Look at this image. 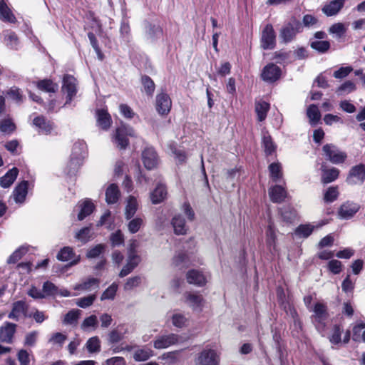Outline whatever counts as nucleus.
<instances>
[{"label":"nucleus","mask_w":365,"mask_h":365,"mask_svg":"<svg viewBox=\"0 0 365 365\" xmlns=\"http://www.w3.org/2000/svg\"><path fill=\"white\" fill-rule=\"evenodd\" d=\"M43 294L46 296H54L58 294V287L52 282L47 281L44 282L42 288Z\"/></svg>","instance_id":"nucleus-51"},{"label":"nucleus","mask_w":365,"mask_h":365,"mask_svg":"<svg viewBox=\"0 0 365 365\" xmlns=\"http://www.w3.org/2000/svg\"><path fill=\"white\" fill-rule=\"evenodd\" d=\"M7 95L17 103L23 101V95L20 89L17 87H11L7 92Z\"/></svg>","instance_id":"nucleus-64"},{"label":"nucleus","mask_w":365,"mask_h":365,"mask_svg":"<svg viewBox=\"0 0 365 365\" xmlns=\"http://www.w3.org/2000/svg\"><path fill=\"white\" fill-rule=\"evenodd\" d=\"M355 90V83L351 81H346L336 89V93L339 96H342L350 93Z\"/></svg>","instance_id":"nucleus-45"},{"label":"nucleus","mask_w":365,"mask_h":365,"mask_svg":"<svg viewBox=\"0 0 365 365\" xmlns=\"http://www.w3.org/2000/svg\"><path fill=\"white\" fill-rule=\"evenodd\" d=\"M329 32L335 34L337 38H341L346 32V29L342 23H336L329 28Z\"/></svg>","instance_id":"nucleus-62"},{"label":"nucleus","mask_w":365,"mask_h":365,"mask_svg":"<svg viewBox=\"0 0 365 365\" xmlns=\"http://www.w3.org/2000/svg\"><path fill=\"white\" fill-rule=\"evenodd\" d=\"M327 158L333 164H341L345 162L347 155L333 144H326L322 148Z\"/></svg>","instance_id":"nucleus-4"},{"label":"nucleus","mask_w":365,"mask_h":365,"mask_svg":"<svg viewBox=\"0 0 365 365\" xmlns=\"http://www.w3.org/2000/svg\"><path fill=\"white\" fill-rule=\"evenodd\" d=\"M187 281L189 284H192L197 287H202L206 284L207 277L201 272L192 269L187 273Z\"/></svg>","instance_id":"nucleus-17"},{"label":"nucleus","mask_w":365,"mask_h":365,"mask_svg":"<svg viewBox=\"0 0 365 365\" xmlns=\"http://www.w3.org/2000/svg\"><path fill=\"white\" fill-rule=\"evenodd\" d=\"M314 228L315 226L311 224L301 225L296 229L295 233L300 237H307L312 233Z\"/></svg>","instance_id":"nucleus-48"},{"label":"nucleus","mask_w":365,"mask_h":365,"mask_svg":"<svg viewBox=\"0 0 365 365\" xmlns=\"http://www.w3.org/2000/svg\"><path fill=\"white\" fill-rule=\"evenodd\" d=\"M220 355L212 349H205L200 351L195 360V365H219Z\"/></svg>","instance_id":"nucleus-3"},{"label":"nucleus","mask_w":365,"mask_h":365,"mask_svg":"<svg viewBox=\"0 0 365 365\" xmlns=\"http://www.w3.org/2000/svg\"><path fill=\"white\" fill-rule=\"evenodd\" d=\"M269 195L272 202L279 203L287 196V191L281 185H274L269 189Z\"/></svg>","instance_id":"nucleus-18"},{"label":"nucleus","mask_w":365,"mask_h":365,"mask_svg":"<svg viewBox=\"0 0 365 365\" xmlns=\"http://www.w3.org/2000/svg\"><path fill=\"white\" fill-rule=\"evenodd\" d=\"M96 299V295L91 294L87 297L76 299V304L81 308H86L91 306Z\"/></svg>","instance_id":"nucleus-57"},{"label":"nucleus","mask_w":365,"mask_h":365,"mask_svg":"<svg viewBox=\"0 0 365 365\" xmlns=\"http://www.w3.org/2000/svg\"><path fill=\"white\" fill-rule=\"evenodd\" d=\"M344 4V0H334L326 4L322 11L328 16H334L343 8Z\"/></svg>","instance_id":"nucleus-23"},{"label":"nucleus","mask_w":365,"mask_h":365,"mask_svg":"<svg viewBox=\"0 0 365 365\" xmlns=\"http://www.w3.org/2000/svg\"><path fill=\"white\" fill-rule=\"evenodd\" d=\"M167 197V189L163 184H158L155 189L150 192V200L153 204L162 202Z\"/></svg>","instance_id":"nucleus-22"},{"label":"nucleus","mask_w":365,"mask_h":365,"mask_svg":"<svg viewBox=\"0 0 365 365\" xmlns=\"http://www.w3.org/2000/svg\"><path fill=\"white\" fill-rule=\"evenodd\" d=\"M307 115L312 125H316L321 118V113L318 107L314 104L310 105L308 107Z\"/></svg>","instance_id":"nucleus-38"},{"label":"nucleus","mask_w":365,"mask_h":365,"mask_svg":"<svg viewBox=\"0 0 365 365\" xmlns=\"http://www.w3.org/2000/svg\"><path fill=\"white\" fill-rule=\"evenodd\" d=\"M88 37L89 38V41H90V43L92 46V47L93 48V49L95 50V51L97 54L98 58L102 61L103 59L104 56L99 48L98 41H97L95 35L93 33L89 32L88 34Z\"/></svg>","instance_id":"nucleus-58"},{"label":"nucleus","mask_w":365,"mask_h":365,"mask_svg":"<svg viewBox=\"0 0 365 365\" xmlns=\"http://www.w3.org/2000/svg\"><path fill=\"white\" fill-rule=\"evenodd\" d=\"M28 251L29 247L27 246H21L10 255L7 259V263L15 264L19 260H20L23 256L27 253Z\"/></svg>","instance_id":"nucleus-40"},{"label":"nucleus","mask_w":365,"mask_h":365,"mask_svg":"<svg viewBox=\"0 0 365 365\" xmlns=\"http://www.w3.org/2000/svg\"><path fill=\"white\" fill-rule=\"evenodd\" d=\"M365 180V165L359 164L352 167L349 171L346 182L349 185L361 184Z\"/></svg>","instance_id":"nucleus-8"},{"label":"nucleus","mask_w":365,"mask_h":365,"mask_svg":"<svg viewBox=\"0 0 365 365\" xmlns=\"http://www.w3.org/2000/svg\"><path fill=\"white\" fill-rule=\"evenodd\" d=\"M143 225L144 220L142 217H133L130 219V221L128 223V231L132 234H135L140 230V229L143 226Z\"/></svg>","instance_id":"nucleus-42"},{"label":"nucleus","mask_w":365,"mask_h":365,"mask_svg":"<svg viewBox=\"0 0 365 365\" xmlns=\"http://www.w3.org/2000/svg\"><path fill=\"white\" fill-rule=\"evenodd\" d=\"M67 339V336L61 332H55L52 334L48 339V343L53 346L61 348Z\"/></svg>","instance_id":"nucleus-43"},{"label":"nucleus","mask_w":365,"mask_h":365,"mask_svg":"<svg viewBox=\"0 0 365 365\" xmlns=\"http://www.w3.org/2000/svg\"><path fill=\"white\" fill-rule=\"evenodd\" d=\"M26 312V305L24 301H17L13 304L12 309L9 314V319L18 321L24 316Z\"/></svg>","instance_id":"nucleus-20"},{"label":"nucleus","mask_w":365,"mask_h":365,"mask_svg":"<svg viewBox=\"0 0 365 365\" xmlns=\"http://www.w3.org/2000/svg\"><path fill=\"white\" fill-rule=\"evenodd\" d=\"M0 18L4 21L11 23L15 22L16 20L10 9L3 0L0 1Z\"/></svg>","instance_id":"nucleus-34"},{"label":"nucleus","mask_w":365,"mask_h":365,"mask_svg":"<svg viewBox=\"0 0 365 365\" xmlns=\"http://www.w3.org/2000/svg\"><path fill=\"white\" fill-rule=\"evenodd\" d=\"M311 47L319 52L324 53L329 48L330 43L327 41L317 40L311 43Z\"/></svg>","instance_id":"nucleus-55"},{"label":"nucleus","mask_w":365,"mask_h":365,"mask_svg":"<svg viewBox=\"0 0 365 365\" xmlns=\"http://www.w3.org/2000/svg\"><path fill=\"white\" fill-rule=\"evenodd\" d=\"M86 346L90 353L99 352L101 350L100 339L98 336H93L87 341Z\"/></svg>","instance_id":"nucleus-47"},{"label":"nucleus","mask_w":365,"mask_h":365,"mask_svg":"<svg viewBox=\"0 0 365 365\" xmlns=\"http://www.w3.org/2000/svg\"><path fill=\"white\" fill-rule=\"evenodd\" d=\"M262 143L264 147V151L267 155H270L274 151L275 146L268 133L263 134Z\"/></svg>","instance_id":"nucleus-52"},{"label":"nucleus","mask_w":365,"mask_h":365,"mask_svg":"<svg viewBox=\"0 0 365 365\" xmlns=\"http://www.w3.org/2000/svg\"><path fill=\"white\" fill-rule=\"evenodd\" d=\"M57 258L61 261L72 260L71 265L76 264L80 260V256H75L73 249L70 247H65L61 249L57 255Z\"/></svg>","instance_id":"nucleus-19"},{"label":"nucleus","mask_w":365,"mask_h":365,"mask_svg":"<svg viewBox=\"0 0 365 365\" xmlns=\"http://www.w3.org/2000/svg\"><path fill=\"white\" fill-rule=\"evenodd\" d=\"M173 264L174 265V267H179L180 269H182L184 267L187 266V261L186 255L183 252L178 253L173 257Z\"/></svg>","instance_id":"nucleus-53"},{"label":"nucleus","mask_w":365,"mask_h":365,"mask_svg":"<svg viewBox=\"0 0 365 365\" xmlns=\"http://www.w3.org/2000/svg\"><path fill=\"white\" fill-rule=\"evenodd\" d=\"M86 144L83 141L76 142L72 148L71 157L83 160L86 154Z\"/></svg>","instance_id":"nucleus-37"},{"label":"nucleus","mask_w":365,"mask_h":365,"mask_svg":"<svg viewBox=\"0 0 365 365\" xmlns=\"http://www.w3.org/2000/svg\"><path fill=\"white\" fill-rule=\"evenodd\" d=\"M110 240L113 247L118 246L124 243V236L120 230L112 233Z\"/></svg>","instance_id":"nucleus-63"},{"label":"nucleus","mask_w":365,"mask_h":365,"mask_svg":"<svg viewBox=\"0 0 365 365\" xmlns=\"http://www.w3.org/2000/svg\"><path fill=\"white\" fill-rule=\"evenodd\" d=\"M277 232V230L273 221L269 219L265 230V244L268 251L273 255L279 252Z\"/></svg>","instance_id":"nucleus-2"},{"label":"nucleus","mask_w":365,"mask_h":365,"mask_svg":"<svg viewBox=\"0 0 365 365\" xmlns=\"http://www.w3.org/2000/svg\"><path fill=\"white\" fill-rule=\"evenodd\" d=\"M34 125L38 128L39 132L48 134L53 128V125L49 120H47L43 116H37L34 119Z\"/></svg>","instance_id":"nucleus-25"},{"label":"nucleus","mask_w":365,"mask_h":365,"mask_svg":"<svg viewBox=\"0 0 365 365\" xmlns=\"http://www.w3.org/2000/svg\"><path fill=\"white\" fill-rule=\"evenodd\" d=\"M83 160L78 158L71 157L66 166V171L68 175L75 174L80 168Z\"/></svg>","instance_id":"nucleus-46"},{"label":"nucleus","mask_w":365,"mask_h":365,"mask_svg":"<svg viewBox=\"0 0 365 365\" xmlns=\"http://www.w3.org/2000/svg\"><path fill=\"white\" fill-rule=\"evenodd\" d=\"M138 203L136 198L133 196H129L127 200L125 208V217L127 220L133 218L138 210Z\"/></svg>","instance_id":"nucleus-29"},{"label":"nucleus","mask_w":365,"mask_h":365,"mask_svg":"<svg viewBox=\"0 0 365 365\" xmlns=\"http://www.w3.org/2000/svg\"><path fill=\"white\" fill-rule=\"evenodd\" d=\"M314 314L312 318L317 327H324V322L328 317L327 307L323 303H316L313 309Z\"/></svg>","instance_id":"nucleus-10"},{"label":"nucleus","mask_w":365,"mask_h":365,"mask_svg":"<svg viewBox=\"0 0 365 365\" xmlns=\"http://www.w3.org/2000/svg\"><path fill=\"white\" fill-rule=\"evenodd\" d=\"M153 356V351L150 349H138L133 354V359L136 361H143L148 360Z\"/></svg>","instance_id":"nucleus-44"},{"label":"nucleus","mask_w":365,"mask_h":365,"mask_svg":"<svg viewBox=\"0 0 365 365\" xmlns=\"http://www.w3.org/2000/svg\"><path fill=\"white\" fill-rule=\"evenodd\" d=\"M98 125L103 130H107L111 124V117L105 110H98L97 111Z\"/></svg>","instance_id":"nucleus-30"},{"label":"nucleus","mask_w":365,"mask_h":365,"mask_svg":"<svg viewBox=\"0 0 365 365\" xmlns=\"http://www.w3.org/2000/svg\"><path fill=\"white\" fill-rule=\"evenodd\" d=\"M135 136V130L130 126L122 125L116 129L114 140L120 148H125L128 145L126 136Z\"/></svg>","instance_id":"nucleus-5"},{"label":"nucleus","mask_w":365,"mask_h":365,"mask_svg":"<svg viewBox=\"0 0 365 365\" xmlns=\"http://www.w3.org/2000/svg\"><path fill=\"white\" fill-rule=\"evenodd\" d=\"M4 42L6 45L11 48H17L19 43L18 37L14 32L8 31L4 36Z\"/></svg>","instance_id":"nucleus-50"},{"label":"nucleus","mask_w":365,"mask_h":365,"mask_svg":"<svg viewBox=\"0 0 365 365\" xmlns=\"http://www.w3.org/2000/svg\"><path fill=\"white\" fill-rule=\"evenodd\" d=\"M281 73V68L277 65L271 63L267 64L263 68L261 76L263 81L269 83H273L280 78Z\"/></svg>","instance_id":"nucleus-9"},{"label":"nucleus","mask_w":365,"mask_h":365,"mask_svg":"<svg viewBox=\"0 0 365 365\" xmlns=\"http://www.w3.org/2000/svg\"><path fill=\"white\" fill-rule=\"evenodd\" d=\"M179 341V336L175 334H170L168 335H163L158 336L153 343L155 349H162L169 347L171 345L175 344Z\"/></svg>","instance_id":"nucleus-15"},{"label":"nucleus","mask_w":365,"mask_h":365,"mask_svg":"<svg viewBox=\"0 0 365 365\" xmlns=\"http://www.w3.org/2000/svg\"><path fill=\"white\" fill-rule=\"evenodd\" d=\"M269 109V104L265 101H259L256 103L255 111L259 121H263L266 118Z\"/></svg>","instance_id":"nucleus-39"},{"label":"nucleus","mask_w":365,"mask_h":365,"mask_svg":"<svg viewBox=\"0 0 365 365\" xmlns=\"http://www.w3.org/2000/svg\"><path fill=\"white\" fill-rule=\"evenodd\" d=\"M100 280L97 278L90 277L82 283L74 286L75 290L91 291L99 287Z\"/></svg>","instance_id":"nucleus-28"},{"label":"nucleus","mask_w":365,"mask_h":365,"mask_svg":"<svg viewBox=\"0 0 365 365\" xmlns=\"http://www.w3.org/2000/svg\"><path fill=\"white\" fill-rule=\"evenodd\" d=\"M322 182L324 184L331 182L336 180L339 175V170L336 168H331L330 169H326L324 165H322Z\"/></svg>","instance_id":"nucleus-24"},{"label":"nucleus","mask_w":365,"mask_h":365,"mask_svg":"<svg viewBox=\"0 0 365 365\" xmlns=\"http://www.w3.org/2000/svg\"><path fill=\"white\" fill-rule=\"evenodd\" d=\"M120 33L124 41H129L130 37V29L128 21H122L120 27Z\"/></svg>","instance_id":"nucleus-60"},{"label":"nucleus","mask_w":365,"mask_h":365,"mask_svg":"<svg viewBox=\"0 0 365 365\" xmlns=\"http://www.w3.org/2000/svg\"><path fill=\"white\" fill-rule=\"evenodd\" d=\"M98 324L97 317L96 315H91L83 321L81 328L84 331H89L96 329Z\"/></svg>","instance_id":"nucleus-36"},{"label":"nucleus","mask_w":365,"mask_h":365,"mask_svg":"<svg viewBox=\"0 0 365 365\" xmlns=\"http://www.w3.org/2000/svg\"><path fill=\"white\" fill-rule=\"evenodd\" d=\"M171 223L174 230V232L176 235H185L187 233V227L185 225L184 218L181 215H175L172 220Z\"/></svg>","instance_id":"nucleus-26"},{"label":"nucleus","mask_w":365,"mask_h":365,"mask_svg":"<svg viewBox=\"0 0 365 365\" xmlns=\"http://www.w3.org/2000/svg\"><path fill=\"white\" fill-rule=\"evenodd\" d=\"M142 160L148 170L154 169L159 163L158 156L153 148H147L143 151Z\"/></svg>","instance_id":"nucleus-13"},{"label":"nucleus","mask_w":365,"mask_h":365,"mask_svg":"<svg viewBox=\"0 0 365 365\" xmlns=\"http://www.w3.org/2000/svg\"><path fill=\"white\" fill-rule=\"evenodd\" d=\"M118 286L113 283L108 287L102 294L101 297V300L113 299L116 294Z\"/></svg>","instance_id":"nucleus-59"},{"label":"nucleus","mask_w":365,"mask_h":365,"mask_svg":"<svg viewBox=\"0 0 365 365\" xmlns=\"http://www.w3.org/2000/svg\"><path fill=\"white\" fill-rule=\"evenodd\" d=\"M18 174L19 170L16 168H11L0 178V185L4 188L9 187L16 179Z\"/></svg>","instance_id":"nucleus-27"},{"label":"nucleus","mask_w":365,"mask_h":365,"mask_svg":"<svg viewBox=\"0 0 365 365\" xmlns=\"http://www.w3.org/2000/svg\"><path fill=\"white\" fill-rule=\"evenodd\" d=\"M142 83L147 94L152 95L155 91V83L152 79L149 76H144L142 77Z\"/></svg>","instance_id":"nucleus-61"},{"label":"nucleus","mask_w":365,"mask_h":365,"mask_svg":"<svg viewBox=\"0 0 365 365\" xmlns=\"http://www.w3.org/2000/svg\"><path fill=\"white\" fill-rule=\"evenodd\" d=\"M185 302L192 309L193 312H202L205 300L204 297L199 294L193 292H186L184 294Z\"/></svg>","instance_id":"nucleus-7"},{"label":"nucleus","mask_w":365,"mask_h":365,"mask_svg":"<svg viewBox=\"0 0 365 365\" xmlns=\"http://www.w3.org/2000/svg\"><path fill=\"white\" fill-rule=\"evenodd\" d=\"M16 330V325L12 323H6L5 327L0 330V339L2 341L10 342Z\"/></svg>","instance_id":"nucleus-32"},{"label":"nucleus","mask_w":365,"mask_h":365,"mask_svg":"<svg viewBox=\"0 0 365 365\" xmlns=\"http://www.w3.org/2000/svg\"><path fill=\"white\" fill-rule=\"evenodd\" d=\"M80 212L78 215V219L83 220L88 215H91L94 210V205L90 200H85L82 202H79Z\"/></svg>","instance_id":"nucleus-31"},{"label":"nucleus","mask_w":365,"mask_h":365,"mask_svg":"<svg viewBox=\"0 0 365 365\" xmlns=\"http://www.w3.org/2000/svg\"><path fill=\"white\" fill-rule=\"evenodd\" d=\"M38 88L46 92L54 93L58 88L56 83H53L51 80H42L38 83Z\"/></svg>","instance_id":"nucleus-49"},{"label":"nucleus","mask_w":365,"mask_h":365,"mask_svg":"<svg viewBox=\"0 0 365 365\" xmlns=\"http://www.w3.org/2000/svg\"><path fill=\"white\" fill-rule=\"evenodd\" d=\"M16 129L15 124L10 119H4L0 123V131L5 133H11Z\"/></svg>","instance_id":"nucleus-56"},{"label":"nucleus","mask_w":365,"mask_h":365,"mask_svg":"<svg viewBox=\"0 0 365 365\" xmlns=\"http://www.w3.org/2000/svg\"><path fill=\"white\" fill-rule=\"evenodd\" d=\"M271 178L274 182H278L282 178V166L279 163H272L269 165Z\"/></svg>","instance_id":"nucleus-41"},{"label":"nucleus","mask_w":365,"mask_h":365,"mask_svg":"<svg viewBox=\"0 0 365 365\" xmlns=\"http://www.w3.org/2000/svg\"><path fill=\"white\" fill-rule=\"evenodd\" d=\"M261 47L264 50L273 49L276 45V35L271 24H267L261 36Z\"/></svg>","instance_id":"nucleus-6"},{"label":"nucleus","mask_w":365,"mask_h":365,"mask_svg":"<svg viewBox=\"0 0 365 365\" xmlns=\"http://www.w3.org/2000/svg\"><path fill=\"white\" fill-rule=\"evenodd\" d=\"M338 195V187L331 186L329 187L326 191L324 196V200L327 202H331L337 199Z\"/></svg>","instance_id":"nucleus-54"},{"label":"nucleus","mask_w":365,"mask_h":365,"mask_svg":"<svg viewBox=\"0 0 365 365\" xmlns=\"http://www.w3.org/2000/svg\"><path fill=\"white\" fill-rule=\"evenodd\" d=\"M81 311L79 309H71L65 316L63 319V324L65 325H76Z\"/></svg>","instance_id":"nucleus-35"},{"label":"nucleus","mask_w":365,"mask_h":365,"mask_svg":"<svg viewBox=\"0 0 365 365\" xmlns=\"http://www.w3.org/2000/svg\"><path fill=\"white\" fill-rule=\"evenodd\" d=\"M28 193V181L24 180L19 183L13 192L16 202L23 203Z\"/></svg>","instance_id":"nucleus-21"},{"label":"nucleus","mask_w":365,"mask_h":365,"mask_svg":"<svg viewBox=\"0 0 365 365\" xmlns=\"http://www.w3.org/2000/svg\"><path fill=\"white\" fill-rule=\"evenodd\" d=\"M155 107L160 115H168L172 107V101L170 96L165 93L156 96Z\"/></svg>","instance_id":"nucleus-11"},{"label":"nucleus","mask_w":365,"mask_h":365,"mask_svg":"<svg viewBox=\"0 0 365 365\" xmlns=\"http://www.w3.org/2000/svg\"><path fill=\"white\" fill-rule=\"evenodd\" d=\"M302 24L296 19H292L287 24L284 26L279 34V38L284 43L290 42L296 34L302 31Z\"/></svg>","instance_id":"nucleus-1"},{"label":"nucleus","mask_w":365,"mask_h":365,"mask_svg":"<svg viewBox=\"0 0 365 365\" xmlns=\"http://www.w3.org/2000/svg\"><path fill=\"white\" fill-rule=\"evenodd\" d=\"M120 196V192L118 187L112 184L108 186L106 192V199L108 204L115 203Z\"/></svg>","instance_id":"nucleus-33"},{"label":"nucleus","mask_w":365,"mask_h":365,"mask_svg":"<svg viewBox=\"0 0 365 365\" xmlns=\"http://www.w3.org/2000/svg\"><path fill=\"white\" fill-rule=\"evenodd\" d=\"M62 91L67 94L66 103L71 102L77 92L76 79L71 75L64 76L63 78Z\"/></svg>","instance_id":"nucleus-12"},{"label":"nucleus","mask_w":365,"mask_h":365,"mask_svg":"<svg viewBox=\"0 0 365 365\" xmlns=\"http://www.w3.org/2000/svg\"><path fill=\"white\" fill-rule=\"evenodd\" d=\"M141 257L138 254H128L126 264L120 272L119 276L124 277L129 274L140 262Z\"/></svg>","instance_id":"nucleus-14"},{"label":"nucleus","mask_w":365,"mask_h":365,"mask_svg":"<svg viewBox=\"0 0 365 365\" xmlns=\"http://www.w3.org/2000/svg\"><path fill=\"white\" fill-rule=\"evenodd\" d=\"M360 206L359 204L346 201L342 204L339 210V215L341 218L349 219L352 217L359 210Z\"/></svg>","instance_id":"nucleus-16"}]
</instances>
